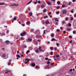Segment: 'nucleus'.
<instances>
[{
	"label": "nucleus",
	"mask_w": 76,
	"mask_h": 76,
	"mask_svg": "<svg viewBox=\"0 0 76 76\" xmlns=\"http://www.w3.org/2000/svg\"><path fill=\"white\" fill-rule=\"evenodd\" d=\"M17 57H18V58H20V56L19 55L17 54Z\"/></svg>",
	"instance_id": "nucleus-19"
},
{
	"label": "nucleus",
	"mask_w": 76,
	"mask_h": 76,
	"mask_svg": "<svg viewBox=\"0 0 76 76\" xmlns=\"http://www.w3.org/2000/svg\"><path fill=\"white\" fill-rule=\"evenodd\" d=\"M44 69H49V66H46V67H45Z\"/></svg>",
	"instance_id": "nucleus-8"
},
{
	"label": "nucleus",
	"mask_w": 76,
	"mask_h": 76,
	"mask_svg": "<svg viewBox=\"0 0 76 76\" xmlns=\"http://www.w3.org/2000/svg\"><path fill=\"white\" fill-rule=\"evenodd\" d=\"M50 49L52 50H53L54 49L53 48V47H50Z\"/></svg>",
	"instance_id": "nucleus-38"
},
{
	"label": "nucleus",
	"mask_w": 76,
	"mask_h": 76,
	"mask_svg": "<svg viewBox=\"0 0 76 76\" xmlns=\"http://www.w3.org/2000/svg\"><path fill=\"white\" fill-rule=\"evenodd\" d=\"M25 60H26L28 62V61H29V59H28V58L26 59Z\"/></svg>",
	"instance_id": "nucleus-16"
},
{
	"label": "nucleus",
	"mask_w": 76,
	"mask_h": 76,
	"mask_svg": "<svg viewBox=\"0 0 76 76\" xmlns=\"http://www.w3.org/2000/svg\"><path fill=\"white\" fill-rule=\"evenodd\" d=\"M57 3L59 5L60 4V2H59V1H58L57 2Z\"/></svg>",
	"instance_id": "nucleus-21"
},
{
	"label": "nucleus",
	"mask_w": 76,
	"mask_h": 76,
	"mask_svg": "<svg viewBox=\"0 0 76 76\" xmlns=\"http://www.w3.org/2000/svg\"><path fill=\"white\" fill-rule=\"evenodd\" d=\"M12 6H15V7H17V6H18V4H14L12 5H11Z\"/></svg>",
	"instance_id": "nucleus-2"
},
{
	"label": "nucleus",
	"mask_w": 76,
	"mask_h": 76,
	"mask_svg": "<svg viewBox=\"0 0 76 76\" xmlns=\"http://www.w3.org/2000/svg\"><path fill=\"white\" fill-rule=\"evenodd\" d=\"M41 47L39 46V50H40V49H41Z\"/></svg>",
	"instance_id": "nucleus-59"
},
{
	"label": "nucleus",
	"mask_w": 76,
	"mask_h": 76,
	"mask_svg": "<svg viewBox=\"0 0 76 76\" xmlns=\"http://www.w3.org/2000/svg\"><path fill=\"white\" fill-rule=\"evenodd\" d=\"M66 30L67 31H70V29L69 28H67L66 29Z\"/></svg>",
	"instance_id": "nucleus-20"
},
{
	"label": "nucleus",
	"mask_w": 76,
	"mask_h": 76,
	"mask_svg": "<svg viewBox=\"0 0 76 76\" xmlns=\"http://www.w3.org/2000/svg\"><path fill=\"white\" fill-rule=\"evenodd\" d=\"M30 23V22L29 21H28L27 23H26V24H29Z\"/></svg>",
	"instance_id": "nucleus-33"
},
{
	"label": "nucleus",
	"mask_w": 76,
	"mask_h": 76,
	"mask_svg": "<svg viewBox=\"0 0 76 76\" xmlns=\"http://www.w3.org/2000/svg\"><path fill=\"white\" fill-rule=\"evenodd\" d=\"M66 12L67 11L66 10H63L62 11V13L63 14H65L66 13Z\"/></svg>",
	"instance_id": "nucleus-3"
},
{
	"label": "nucleus",
	"mask_w": 76,
	"mask_h": 76,
	"mask_svg": "<svg viewBox=\"0 0 76 76\" xmlns=\"http://www.w3.org/2000/svg\"><path fill=\"white\" fill-rule=\"evenodd\" d=\"M49 55V54H48V53H47V54L46 55V56H48Z\"/></svg>",
	"instance_id": "nucleus-60"
},
{
	"label": "nucleus",
	"mask_w": 76,
	"mask_h": 76,
	"mask_svg": "<svg viewBox=\"0 0 76 76\" xmlns=\"http://www.w3.org/2000/svg\"><path fill=\"white\" fill-rule=\"evenodd\" d=\"M64 34H65L66 33V31H64L63 32Z\"/></svg>",
	"instance_id": "nucleus-64"
},
{
	"label": "nucleus",
	"mask_w": 76,
	"mask_h": 76,
	"mask_svg": "<svg viewBox=\"0 0 76 76\" xmlns=\"http://www.w3.org/2000/svg\"><path fill=\"white\" fill-rule=\"evenodd\" d=\"M72 26V25L71 24H70V23H69V24H68L69 26Z\"/></svg>",
	"instance_id": "nucleus-28"
},
{
	"label": "nucleus",
	"mask_w": 76,
	"mask_h": 76,
	"mask_svg": "<svg viewBox=\"0 0 76 76\" xmlns=\"http://www.w3.org/2000/svg\"><path fill=\"white\" fill-rule=\"evenodd\" d=\"M45 23V21H42V24H44Z\"/></svg>",
	"instance_id": "nucleus-47"
},
{
	"label": "nucleus",
	"mask_w": 76,
	"mask_h": 76,
	"mask_svg": "<svg viewBox=\"0 0 76 76\" xmlns=\"http://www.w3.org/2000/svg\"><path fill=\"white\" fill-rule=\"evenodd\" d=\"M38 3H39V4H40V3H41V2L40 1H38Z\"/></svg>",
	"instance_id": "nucleus-46"
},
{
	"label": "nucleus",
	"mask_w": 76,
	"mask_h": 76,
	"mask_svg": "<svg viewBox=\"0 0 76 76\" xmlns=\"http://www.w3.org/2000/svg\"><path fill=\"white\" fill-rule=\"evenodd\" d=\"M54 63H52L50 65H51V66H53V65H54Z\"/></svg>",
	"instance_id": "nucleus-39"
},
{
	"label": "nucleus",
	"mask_w": 76,
	"mask_h": 76,
	"mask_svg": "<svg viewBox=\"0 0 76 76\" xmlns=\"http://www.w3.org/2000/svg\"><path fill=\"white\" fill-rule=\"evenodd\" d=\"M2 56L3 57H6V54H3L2 55Z\"/></svg>",
	"instance_id": "nucleus-12"
},
{
	"label": "nucleus",
	"mask_w": 76,
	"mask_h": 76,
	"mask_svg": "<svg viewBox=\"0 0 76 76\" xmlns=\"http://www.w3.org/2000/svg\"><path fill=\"white\" fill-rule=\"evenodd\" d=\"M28 41H32V39L29 38L28 39Z\"/></svg>",
	"instance_id": "nucleus-25"
},
{
	"label": "nucleus",
	"mask_w": 76,
	"mask_h": 76,
	"mask_svg": "<svg viewBox=\"0 0 76 76\" xmlns=\"http://www.w3.org/2000/svg\"><path fill=\"white\" fill-rule=\"evenodd\" d=\"M71 13H73V10H72L71 11Z\"/></svg>",
	"instance_id": "nucleus-32"
},
{
	"label": "nucleus",
	"mask_w": 76,
	"mask_h": 76,
	"mask_svg": "<svg viewBox=\"0 0 76 76\" xmlns=\"http://www.w3.org/2000/svg\"><path fill=\"white\" fill-rule=\"evenodd\" d=\"M65 22H65V21L63 20L62 22V24H64L65 23Z\"/></svg>",
	"instance_id": "nucleus-11"
},
{
	"label": "nucleus",
	"mask_w": 76,
	"mask_h": 76,
	"mask_svg": "<svg viewBox=\"0 0 76 76\" xmlns=\"http://www.w3.org/2000/svg\"><path fill=\"white\" fill-rule=\"evenodd\" d=\"M76 0H72L73 2H75Z\"/></svg>",
	"instance_id": "nucleus-61"
},
{
	"label": "nucleus",
	"mask_w": 76,
	"mask_h": 76,
	"mask_svg": "<svg viewBox=\"0 0 76 76\" xmlns=\"http://www.w3.org/2000/svg\"><path fill=\"white\" fill-rule=\"evenodd\" d=\"M53 40H54V41H56V39H55V38H53L52 39V41H53Z\"/></svg>",
	"instance_id": "nucleus-24"
},
{
	"label": "nucleus",
	"mask_w": 76,
	"mask_h": 76,
	"mask_svg": "<svg viewBox=\"0 0 76 76\" xmlns=\"http://www.w3.org/2000/svg\"><path fill=\"white\" fill-rule=\"evenodd\" d=\"M57 8L58 9H60V6H58L57 7Z\"/></svg>",
	"instance_id": "nucleus-48"
},
{
	"label": "nucleus",
	"mask_w": 76,
	"mask_h": 76,
	"mask_svg": "<svg viewBox=\"0 0 76 76\" xmlns=\"http://www.w3.org/2000/svg\"><path fill=\"white\" fill-rule=\"evenodd\" d=\"M40 37H41V35H38L36 36V38H40Z\"/></svg>",
	"instance_id": "nucleus-6"
},
{
	"label": "nucleus",
	"mask_w": 76,
	"mask_h": 76,
	"mask_svg": "<svg viewBox=\"0 0 76 76\" xmlns=\"http://www.w3.org/2000/svg\"><path fill=\"white\" fill-rule=\"evenodd\" d=\"M73 33L74 34H75V33H76V32L75 31H73Z\"/></svg>",
	"instance_id": "nucleus-53"
},
{
	"label": "nucleus",
	"mask_w": 76,
	"mask_h": 76,
	"mask_svg": "<svg viewBox=\"0 0 76 76\" xmlns=\"http://www.w3.org/2000/svg\"><path fill=\"white\" fill-rule=\"evenodd\" d=\"M30 31L31 32H32L34 31V30L33 29H31L30 30Z\"/></svg>",
	"instance_id": "nucleus-15"
},
{
	"label": "nucleus",
	"mask_w": 76,
	"mask_h": 76,
	"mask_svg": "<svg viewBox=\"0 0 76 76\" xmlns=\"http://www.w3.org/2000/svg\"><path fill=\"white\" fill-rule=\"evenodd\" d=\"M59 13H60V12H59V11H58L56 12V15H58Z\"/></svg>",
	"instance_id": "nucleus-27"
},
{
	"label": "nucleus",
	"mask_w": 76,
	"mask_h": 76,
	"mask_svg": "<svg viewBox=\"0 0 76 76\" xmlns=\"http://www.w3.org/2000/svg\"><path fill=\"white\" fill-rule=\"evenodd\" d=\"M41 7H42V8L44 7V5H42L41 6Z\"/></svg>",
	"instance_id": "nucleus-52"
},
{
	"label": "nucleus",
	"mask_w": 76,
	"mask_h": 76,
	"mask_svg": "<svg viewBox=\"0 0 76 76\" xmlns=\"http://www.w3.org/2000/svg\"><path fill=\"white\" fill-rule=\"evenodd\" d=\"M55 20H56V22H58V18H55Z\"/></svg>",
	"instance_id": "nucleus-18"
},
{
	"label": "nucleus",
	"mask_w": 76,
	"mask_h": 76,
	"mask_svg": "<svg viewBox=\"0 0 76 76\" xmlns=\"http://www.w3.org/2000/svg\"><path fill=\"white\" fill-rule=\"evenodd\" d=\"M51 12H49V13H48V14L49 15H51Z\"/></svg>",
	"instance_id": "nucleus-42"
},
{
	"label": "nucleus",
	"mask_w": 76,
	"mask_h": 76,
	"mask_svg": "<svg viewBox=\"0 0 76 76\" xmlns=\"http://www.w3.org/2000/svg\"><path fill=\"white\" fill-rule=\"evenodd\" d=\"M5 43L7 44H10V42L8 40H7L5 42Z\"/></svg>",
	"instance_id": "nucleus-4"
},
{
	"label": "nucleus",
	"mask_w": 76,
	"mask_h": 76,
	"mask_svg": "<svg viewBox=\"0 0 76 76\" xmlns=\"http://www.w3.org/2000/svg\"><path fill=\"white\" fill-rule=\"evenodd\" d=\"M69 37L70 38H72V36H69Z\"/></svg>",
	"instance_id": "nucleus-50"
},
{
	"label": "nucleus",
	"mask_w": 76,
	"mask_h": 76,
	"mask_svg": "<svg viewBox=\"0 0 76 76\" xmlns=\"http://www.w3.org/2000/svg\"><path fill=\"white\" fill-rule=\"evenodd\" d=\"M32 66H33V67H34L35 66V64L34 63H33L32 64Z\"/></svg>",
	"instance_id": "nucleus-13"
},
{
	"label": "nucleus",
	"mask_w": 76,
	"mask_h": 76,
	"mask_svg": "<svg viewBox=\"0 0 76 76\" xmlns=\"http://www.w3.org/2000/svg\"><path fill=\"white\" fill-rule=\"evenodd\" d=\"M9 30H7V31H6V33H7V34H8V33H9Z\"/></svg>",
	"instance_id": "nucleus-34"
},
{
	"label": "nucleus",
	"mask_w": 76,
	"mask_h": 76,
	"mask_svg": "<svg viewBox=\"0 0 76 76\" xmlns=\"http://www.w3.org/2000/svg\"><path fill=\"white\" fill-rule=\"evenodd\" d=\"M32 0H31L27 4V5H28V4H30L31 2H32Z\"/></svg>",
	"instance_id": "nucleus-5"
},
{
	"label": "nucleus",
	"mask_w": 76,
	"mask_h": 76,
	"mask_svg": "<svg viewBox=\"0 0 76 76\" xmlns=\"http://www.w3.org/2000/svg\"><path fill=\"white\" fill-rule=\"evenodd\" d=\"M48 18V16H45L44 17V18Z\"/></svg>",
	"instance_id": "nucleus-35"
},
{
	"label": "nucleus",
	"mask_w": 76,
	"mask_h": 76,
	"mask_svg": "<svg viewBox=\"0 0 76 76\" xmlns=\"http://www.w3.org/2000/svg\"><path fill=\"white\" fill-rule=\"evenodd\" d=\"M32 15V12H30L29 13L30 16H31Z\"/></svg>",
	"instance_id": "nucleus-26"
},
{
	"label": "nucleus",
	"mask_w": 76,
	"mask_h": 76,
	"mask_svg": "<svg viewBox=\"0 0 76 76\" xmlns=\"http://www.w3.org/2000/svg\"><path fill=\"white\" fill-rule=\"evenodd\" d=\"M28 63V62H25V64H27Z\"/></svg>",
	"instance_id": "nucleus-63"
},
{
	"label": "nucleus",
	"mask_w": 76,
	"mask_h": 76,
	"mask_svg": "<svg viewBox=\"0 0 76 76\" xmlns=\"http://www.w3.org/2000/svg\"><path fill=\"white\" fill-rule=\"evenodd\" d=\"M28 53H30V51H29V50H27L26 52V53L27 54H28Z\"/></svg>",
	"instance_id": "nucleus-17"
},
{
	"label": "nucleus",
	"mask_w": 76,
	"mask_h": 76,
	"mask_svg": "<svg viewBox=\"0 0 76 76\" xmlns=\"http://www.w3.org/2000/svg\"><path fill=\"white\" fill-rule=\"evenodd\" d=\"M21 25H22L23 26H25V25L24 24H21Z\"/></svg>",
	"instance_id": "nucleus-41"
},
{
	"label": "nucleus",
	"mask_w": 76,
	"mask_h": 76,
	"mask_svg": "<svg viewBox=\"0 0 76 76\" xmlns=\"http://www.w3.org/2000/svg\"><path fill=\"white\" fill-rule=\"evenodd\" d=\"M57 50V48H55V51H56V50Z\"/></svg>",
	"instance_id": "nucleus-62"
},
{
	"label": "nucleus",
	"mask_w": 76,
	"mask_h": 76,
	"mask_svg": "<svg viewBox=\"0 0 76 76\" xmlns=\"http://www.w3.org/2000/svg\"><path fill=\"white\" fill-rule=\"evenodd\" d=\"M46 9H45V10H43V12H44V13H45V12H46Z\"/></svg>",
	"instance_id": "nucleus-36"
},
{
	"label": "nucleus",
	"mask_w": 76,
	"mask_h": 76,
	"mask_svg": "<svg viewBox=\"0 0 76 76\" xmlns=\"http://www.w3.org/2000/svg\"><path fill=\"white\" fill-rule=\"evenodd\" d=\"M51 35L52 37H54V34H52Z\"/></svg>",
	"instance_id": "nucleus-29"
},
{
	"label": "nucleus",
	"mask_w": 76,
	"mask_h": 76,
	"mask_svg": "<svg viewBox=\"0 0 76 76\" xmlns=\"http://www.w3.org/2000/svg\"><path fill=\"white\" fill-rule=\"evenodd\" d=\"M72 4V2H69V3L68 4V5H70Z\"/></svg>",
	"instance_id": "nucleus-31"
},
{
	"label": "nucleus",
	"mask_w": 76,
	"mask_h": 76,
	"mask_svg": "<svg viewBox=\"0 0 76 76\" xmlns=\"http://www.w3.org/2000/svg\"><path fill=\"white\" fill-rule=\"evenodd\" d=\"M50 54L51 55H53V52H50Z\"/></svg>",
	"instance_id": "nucleus-43"
},
{
	"label": "nucleus",
	"mask_w": 76,
	"mask_h": 76,
	"mask_svg": "<svg viewBox=\"0 0 76 76\" xmlns=\"http://www.w3.org/2000/svg\"><path fill=\"white\" fill-rule=\"evenodd\" d=\"M56 31H57V32H60V30H59V29H57Z\"/></svg>",
	"instance_id": "nucleus-40"
},
{
	"label": "nucleus",
	"mask_w": 76,
	"mask_h": 76,
	"mask_svg": "<svg viewBox=\"0 0 76 76\" xmlns=\"http://www.w3.org/2000/svg\"><path fill=\"white\" fill-rule=\"evenodd\" d=\"M13 20H16V17H15L14 18Z\"/></svg>",
	"instance_id": "nucleus-37"
},
{
	"label": "nucleus",
	"mask_w": 76,
	"mask_h": 76,
	"mask_svg": "<svg viewBox=\"0 0 76 76\" xmlns=\"http://www.w3.org/2000/svg\"><path fill=\"white\" fill-rule=\"evenodd\" d=\"M45 31H46V30H44L43 31V34H45Z\"/></svg>",
	"instance_id": "nucleus-51"
},
{
	"label": "nucleus",
	"mask_w": 76,
	"mask_h": 76,
	"mask_svg": "<svg viewBox=\"0 0 76 76\" xmlns=\"http://www.w3.org/2000/svg\"><path fill=\"white\" fill-rule=\"evenodd\" d=\"M2 50H3V51H4V50H5V49L4 48H2Z\"/></svg>",
	"instance_id": "nucleus-55"
},
{
	"label": "nucleus",
	"mask_w": 76,
	"mask_h": 76,
	"mask_svg": "<svg viewBox=\"0 0 76 76\" xmlns=\"http://www.w3.org/2000/svg\"><path fill=\"white\" fill-rule=\"evenodd\" d=\"M59 55H56V58H57L58 59V57H59Z\"/></svg>",
	"instance_id": "nucleus-14"
},
{
	"label": "nucleus",
	"mask_w": 76,
	"mask_h": 76,
	"mask_svg": "<svg viewBox=\"0 0 76 76\" xmlns=\"http://www.w3.org/2000/svg\"><path fill=\"white\" fill-rule=\"evenodd\" d=\"M47 3L48 5H51V3L48 1H47Z\"/></svg>",
	"instance_id": "nucleus-7"
},
{
	"label": "nucleus",
	"mask_w": 76,
	"mask_h": 76,
	"mask_svg": "<svg viewBox=\"0 0 76 76\" xmlns=\"http://www.w3.org/2000/svg\"><path fill=\"white\" fill-rule=\"evenodd\" d=\"M36 53H38V52H39V50H36Z\"/></svg>",
	"instance_id": "nucleus-30"
},
{
	"label": "nucleus",
	"mask_w": 76,
	"mask_h": 76,
	"mask_svg": "<svg viewBox=\"0 0 76 76\" xmlns=\"http://www.w3.org/2000/svg\"><path fill=\"white\" fill-rule=\"evenodd\" d=\"M50 61H48V62L47 64H50Z\"/></svg>",
	"instance_id": "nucleus-54"
},
{
	"label": "nucleus",
	"mask_w": 76,
	"mask_h": 76,
	"mask_svg": "<svg viewBox=\"0 0 76 76\" xmlns=\"http://www.w3.org/2000/svg\"><path fill=\"white\" fill-rule=\"evenodd\" d=\"M3 4H4V3L0 2V5H3Z\"/></svg>",
	"instance_id": "nucleus-9"
},
{
	"label": "nucleus",
	"mask_w": 76,
	"mask_h": 76,
	"mask_svg": "<svg viewBox=\"0 0 76 76\" xmlns=\"http://www.w3.org/2000/svg\"><path fill=\"white\" fill-rule=\"evenodd\" d=\"M4 35H5V34L3 33H2L1 34V36H3Z\"/></svg>",
	"instance_id": "nucleus-23"
},
{
	"label": "nucleus",
	"mask_w": 76,
	"mask_h": 76,
	"mask_svg": "<svg viewBox=\"0 0 76 76\" xmlns=\"http://www.w3.org/2000/svg\"><path fill=\"white\" fill-rule=\"evenodd\" d=\"M56 45H57V46H59V44H58V43H57V44H56Z\"/></svg>",
	"instance_id": "nucleus-49"
},
{
	"label": "nucleus",
	"mask_w": 76,
	"mask_h": 76,
	"mask_svg": "<svg viewBox=\"0 0 76 76\" xmlns=\"http://www.w3.org/2000/svg\"><path fill=\"white\" fill-rule=\"evenodd\" d=\"M28 10H29V11H30V7H28Z\"/></svg>",
	"instance_id": "nucleus-57"
},
{
	"label": "nucleus",
	"mask_w": 76,
	"mask_h": 76,
	"mask_svg": "<svg viewBox=\"0 0 76 76\" xmlns=\"http://www.w3.org/2000/svg\"><path fill=\"white\" fill-rule=\"evenodd\" d=\"M26 35V32H23V33H22L20 34V36L21 37H23V36H24V35Z\"/></svg>",
	"instance_id": "nucleus-1"
},
{
	"label": "nucleus",
	"mask_w": 76,
	"mask_h": 76,
	"mask_svg": "<svg viewBox=\"0 0 76 76\" xmlns=\"http://www.w3.org/2000/svg\"><path fill=\"white\" fill-rule=\"evenodd\" d=\"M71 58H73V56H70Z\"/></svg>",
	"instance_id": "nucleus-45"
},
{
	"label": "nucleus",
	"mask_w": 76,
	"mask_h": 76,
	"mask_svg": "<svg viewBox=\"0 0 76 76\" xmlns=\"http://www.w3.org/2000/svg\"><path fill=\"white\" fill-rule=\"evenodd\" d=\"M50 23V22L49 21H46L45 22V23L46 24H49V23Z\"/></svg>",
	"instance_id": "nucleus-10"
},
{
	"label": "nucleus",
	"mask_w": 76,
	"mask_h": 76,
	"mask_svg": "<svg viewBox=\"0 0 76 76\" xmlns=\"http://www.w3.org/2000/svg\"><path fill=\"white\" fill-rule=\"evenodd\" d=\"M62 7L63 8L65 7H66V5L64 4H62Z\"/></svg>",
	"instance_id": "nucleus-22"
},
{
	"label": "nucleus",
	"mask_w": 76,
	"mask_h": 76,
	"mask_svg": "<svg viewBox=\"0 0 76 76\" xmlns=\"http://www.w3.org/2000/svg\"><path fill=\"white\" fill-rule=\"evenodd\" d=\"M70 72H72V69H71L70 70H69Z\"/></svg>",
	"instance_id": "nucleus-58"
},
{
	"label": "nucleus",
	"mask_w": 76,
	"mask_h": 76,
	"mask_svg": "<svg viewBox=\"0 0 76 76\" xmlns=\"http://www.w3.org/2000/svg\"><path fill=\"white\" fill-rule=\"evenodd\" d=\"M73 18H72L70 19V20L72 21L73 20Z\"/></svg>",
	"instance_id": "nucleus-44"
},
{
	"label": "nucleus",
	"mask_w": 76,
	"mask_h": 76,
	"mask_svg": "<svg viewBox=\"0 0 76 76\" xmlns=\"http://www.w3.org/2000/svg\"><path fill=\"white\" fill-rule=\"evenodd\" d=\"M48 58H45V59L46 60H48Z\"/></svg>",
	"instance_id": "nucleus-56"
}]
</instances>
